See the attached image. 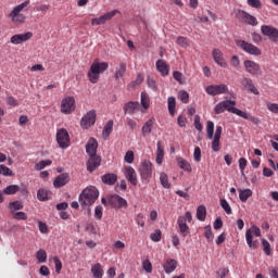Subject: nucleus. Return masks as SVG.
Listing matches in <instances>:
<instances>
[{"instance_id": "1", "label": "nucleus", "mask_w": 278, "mask_h": 278, "mask_svg": "<svg viewBox=\"0 0 278 278\" xmlns=\"http://www.w3.org/2000/svg\"><path fill=\"white\" fill-rule=\"evenodd\" d=\"M98 147L99 142H97L94 138H90L86 144V153L89 155L87 162V170L89 173H94V170L101 166V156L97 155Z\"/></svg>"}, {"instance_id": "2", "label": "nucleus", "mask_w": 278, "mask_h": 278, "mask_svg": "<svg viewBox=\"0 0 278 278\" xmlns=\"http://www.w3.org/2000/svg\"><path fill=\"white\" fill-rule=\"evenodd\" d=\"M99 199V189L94 186L87 187L79 194V203L81 207L92 205Z\"/></svg>"}, {"instance_id": "3", "label": "nucleus", "mask_w": 278, "mask_h": 278, "mask_svg": "<svg viewBox=\"0 0 278 278\" xmlns=\"http://www.w3.org/2000/svg\"><path fill=\"white\" fill-rule=\"evenodd\" d=\"M109 64L108 62H98V61H94L91 66H90V70L88 72V78H89V81L91 84H97V81H99V77L101 75V73H105V70L109 68Z\"/></svg>"}, {"instance_id": "4", "label": "nucleus", "mask_w": 278, "mask_h": 278, "mask_svg": "<svg viewBox=\"0 0 278 278\" xmlns=\"http://www.w3.org/2000/svg\"><path fill=\"white\" fill-rule=\"evenodd\" d=\"M138 173L140 175L141 182L149 184V181H151V177H153V163L149 160L142 161L138 168Z\"/></svg>"}, {"instance_id": "5", "label": "nucleus", "mask_w": 278, "mask_h": 278, "mask_svg": "<svg viewBox=\"0 0 278 278\" xmlns=\"http://www.w3.org/2000/svg\"><path fill=\"white\" fill-rule=\"evenodd\" d=\"M225 111L230 112V114L238 115L240 109L236 108V101L233 100L222 101L214 108L215 114H223Z\"/></svg>"}, {"instance_id": "6", "label": "nucleus", "mask_w": 278, "mask_h": 278, "mask_svg": "<svg viewBox=\"0 0 278 278\" xmlns=\"http://www.w3.org/2000/svg\"><path fill=\"white\" fill-rule=\"evenodd\" d=\"M187 223H192V213L186 212L185 215L179 216L177 219V225L179 227V233L182 238H186L190 235V227Z\"/></svg>"}, {"instance_id": "7", "label": "nucleus", "mask_w": 278, "mask_h": 278, "mask_svg": "<svg viewBox=\"0 0 278 278\" xmlns=\"http://www.w3.org/2000/svg\"><path fill=\"white\" fill-rule=\"evenodd\" d=\"M30 1L26 0L23 3L16 5L11 13L9 14V16L11 17L12 23H25V16L23 14H21V12H23V10H25V8H27V5H29Z\"/></svg>"}, {"instance_id": "8", "label": "nucleus", "mask_w": 278, "mask_h": 278, "mask_svg": "<svg viewBox=\"0 0 278 278\" xmlns=\"http://www.w3.org/2000/svg\"><path fill=\"white\" fill-rule=\"evenodd\" d=\"M56 142L60 149H68L71 147V136L66 128H61L56 131Z\"/></svg>"}, {"instance_id": "9", "label": "nucleus", "mask_w": 278, "mask_h": 278, "mask_svg": "<svg viewBox=\"0 0 278 278\" xmlns=\"http://www.w3.org/2000/svg\"><path fill=\"white\" fill-rule=\"evenodd\" d=\"M236 45L239 47V49H242V51L249 53L250 55H262V50H260L257 46L249 43L245 40H237Z\"/></svg>"}, {"instance_id": "10", "label": "nucleus", "mask_w": 278, "mask_h": 278, "mask_svg": "<svg viewBox=\"0 0 278 278\" xmlns=\"http://www.w3.org/2000/svg\"><path fill=\"white\" fill-rule=\"evenodd\" d=\"M253 236H255L256 238L262 237V230H260V227L252 226L250 229H248L245 231V240H247V244L250 247V249L257 248V243L253 242Z\"/></svg>"}, {"instance_id": "11", "label": "nucleus", "mask_w": 278, "mask_h": 278, "mask_svg": "<svg viewBox=\"0 0 278 278\" xmlns=\"http://www.w3.org/2000/svg\"><path fill=\"white\" fill-rule=\"evenodd\" d=\"M206 94H210V97H216L218 94H227L229 92V87L225 84L220 85H210L205 88Z\"/></svg>"}, {"instance_id": "12", "label": "nucleus", "mask_w": 278, "mask_h": 278, "mask_svg": "<svg viewBox=\"0 0 278 278\" xmlns=\"http://www.w3.org/2000/svg\"><path fill=\"white\" fill-rule=\"evenodd\" d=\"M97 123V111L91 110L87 114H85L80 121V125L83 129H88V127H92Z\"/></svg>"}, {"instance_id": "13", "label": "nucleus", "mask_w": 278, "mask_h": 278, "mask_svg": "<svg viewBox=\"0 0 278 278\" xmlns=\"http://www.w3.org/2000/svg\"><path fill=\"white\" fill-rule=\"evenodd\" d=\"M75 108V97H66L61 101L62 114H73Z\"/></svg>"}, {"instance_id": "14", "label": "nucleus", "mask_w": 278, "mask_h": 278, "mask_svg": "<svg viewBox=\"0 0 278 278\" xmlns=\"http://www.w3.org/2000/svg\"><path fill=\"white\" fill-rule=\"evenodd\" d=\"M261 31L263 34V36H267V38H269V40L271 42H278V29L273 27V26H268V25H263L261 26Z\"/></svg>"}, {"instance_id": "15", "label": "nucleus", "mask_w": 278, "mask_h": 278, "mask_svg": "<svg viewBox=\"0 0 278 278\" xmlns=\"http://www.w3.org/2000/svg\"><path fill=\"white\" fill-rule=\"evenodd\" d=\"M243 66L250 75H262V67L255 61L245 60Z\"/></svg>"}, {"instance_id": "16", "label": "nucleus", "mask_w": 278, "mask_h": 278, "mask_svg": "<svg viewBox=\"0 0 278 278\" xmlns=\"http://www.w3.org/2000/svg\"><path fill=\"white\" fill-rule=\"evenodd\" d=\"M212 56L217 66H220L222 68H227L228 64L220 49L218 48L213 49Z\"/></svg>"}, {"instance_id": "17", "label": "nucleus", "mask_w": 278, "mask_h": 278, "mask_svg": "<svg viewBox=\"0 0 278 278\" xmlns=\"http://www.w3.org/2000/svg\"><path fill=\"white\" fill-rule=\"evenodd\" d=\"M116 14H118V10L111 11L100 17H94L91 20V25H105V23L112 21Z\"/></svg>"}, {"instance_id": "18", "label": "nucleus", "mask_w": 278, "mask_h": 278, "mask_svg": "<svg viewBox=\"0 0 278 278\" xmlns=\"http://www.w3.org/2000/svg\"><path fill=\"white\" fill-rule=\"evenodd\" d=\"M124 175L127 181L131 184V186H138V174L136 173V169L131 166H125L124 167Z\"/></svg>"}, {"instance_id": "19", "label": "nucleus", "mask_w": 278, "mask_h": 278, "mask_svg": "<svg viewBox=\"0 0 278 278\" xmlns=\"http://www.w3.org/2000/svg\"><path fill=\"white\" fill-rule=\"evenodd\" d=\"M34 34L31 31L25 34H17L11 37V45H23V42H27V40H31Z\"/></svg>"}, {"instance_id": "20", "label": "nucleus", "mask_w": 278, "mask_h": 278, "mask_svg": "<svg viewBox=\"0 0 278 278\" xmlns=\"http://www.w3.org/2000/svg\"><path fill=\"white\" fill-rule=\"evenodd\" d=\"M241 86L243 90H248V92H251L252 94H260V90H257V87H255V84H253V79L249 77L242 78Z\"/></svg>"}, {"instance_id": "21", "label": "nucleus", "mask_w": 278, "mask_h": 278, "mask_svg": "<svg viewBox=\"0 0 278 278\" xmlns=\"http://www.w3.org/2000/svg\"><path fill=\"white\" fill-rule=\"evenodd\" d=\"M155 66L156 71L160 72L162 77H167V75L170 73V65L167 64L164 60H157Z\"/></svg>"}, {"instance_id": "22", "label": "nucleus", "mask_w": 278, "mask_h": 278, "mask_svg": "<svg viewBox=\"0 0 278 278\" xmlns=\"http://www.w3.org/2000/svg\"><path fill=\"white\" fill-rule=\"evenodd\" d=\"M239 17L243 23H248V25H252L255 27L257 25V17L247 13L245 11H239Z\"/></svg>"}, {"instance_id": "23", "label": "nucleus", "mask_w": 278, "mask_h": 278, "mask_svg": "<svg viewBox=\"0 0 278 278\" xmlns=\"http://www.w3.org/2000/svg\"><path fill=\"white\" fill-rule=\"evenodd\" d=\"M71 181V176L68 174L63 173L60 174L53 181L54 188H62L63 186H66Z\"/></svg>"}, {"instance_id": "24", "label": "nucleus", "mask_w": 278, "mask_h": 278, "mask_svg": "<svg viewBox=\"0 0 278 278\" xmlns=\"http://www.w3.org/2000/svg\"><path fill=\"white\" fill-rule=\"evenodd\" d=\"M154 126H155V119L153 117L148 119L143 124V126L141 128V134H142L143 138H147V136H150V134H152Z\"/></svg>"}, {"instance_id": "25", "label": "nucleus", "mask_w": 278, "mask_h": 278, "mask_svg": "<svg viewBox=\"0 0 278 278\" xmlns=\"http://www.w3.org/2000/svg\"><path fill=\"white\" fill-rule=\"evenodd\" d=\"M110 201L113 207H127V200L118 194L112 195Z\"/></svg>"}, {"instance_id": "26", "label": "nucleus", "mask_w": 278, "mask_h": 278, "mask_svg": "<svg viewBox=\"0 0 278 278\" xmlns=\"http://www.w3.org/2000/svg\"><path fill=\"white\" fill-rule=\"evenodd\" d=\"M101 181L105 186H114V184H116V181H118V176L116 174H104L101 177Z\"/></svg>"}, {"instance_id": "27", "label": "nucleus", "mask_w": 278, "mask_h": 278, "mask_svg": "<svg viewBox=\"0 0 278 278\" xmlns=\"http://www.w3.org/2000/svg\"><path fill=\"white\" fill-rule=\"evenodd\" d=\"M164 271L166 275H170V273H174V270L177 268V261L173 258H168L164 264H163Z\"/></svg>"}, {"instance_id": "28", "label": "nucleus", "mask_w": 278, "mask_h": 278, "mask_svg": "<svg viewBox=\"0 0 278 278\" xmlns=\"http://www.w3.org/2000/svg\"><path fill=\"white\" fill-rule=\"evenodd\" d=\"M140 105V102H134L129 101L124 105V112L125 114H129L130 116L134 115L136 110H138V106Z\"/></svg>"}, {"instance_id": "29", "label": "nucleus", "mask_w": 278, "mask_h": 278, "mask_svg": "<svg viewBox=\"0 0 278 278\" xmlns=\"http://www.w3.org/2000/svg\"><path fill=\"white\" fill-rule=\"evenodd\" d=\"M237 116H240L241 118H244L245 121H250L251 123H253V125L260 124V118L252 116L249 113L243 112L241 110L237 111Z\"/></svg>"}, {"instance_id": "30", "label": "nucleus", "mask_w": 278, "mask_h": 278, "mask_svg": "<svg viewBox=\"0 0 278 278\" xmlns=\"http://www.w3.org/2000/svg\"><path fill=\"white\" fill-rule=\"evenodd\" d=\"M127 72V63H119L118 67H116L114 77L115 79H121L125 76V73Z\"/></svg>"}, {"instance_id": "31", "label": "nucleus", "mask_w": 278, "mask_h": 278, "mask_svg": "<svg viewBox=\"0 0 278 278\" xmlns=\"http://www.w3.org/2000/svg\"><path fill=\"white\" fill-rule=\"evenodd\" d=\"M156 147L157 149L155 162L156 164L161 165L162 162L164 161V148L162 147V141H157Z\"/></svg>"}, {"instance_id": "32", "label": "nucleus", "mask_w": 278, "mask_h": 278, "mask_svg": "<svg viewBox=\"0 0 278 278\" xmlns=\"http://www.w3.org/2000/svg\"><path fill=\"white\" fill-rule=\"evenodd\" d=\"M177 164L179 168L186 170V173H192V165H190V162L186 161L185 159L178 157Z\"/></svg>"}, {"instance_id": "33", "label": "nucleus", "mask_w": 278, "mask_h": 278, "mask_svg": "<svg viewBox=\"0 0 278 278\" xmlns=\"http://www.w3.org/2000/svg\"><path fill=\"white\" fill-rule=\"evenodd\" d=\"M91 273L94 278H103V267L101 263H97L91 267Z\"/></svg>"}, {"instance_id": "34", "label": "nucleus", "mask_w": 278, "mask_h": 278, "mask_svg": "<svg viewBox=\"0 0 278 278\" xmlns=\"http://www.w3.org/2000/svg\"><path fill=\"white\" fill-rule=\"evenodd\" d=\"M38 201H49L51 199V192L47 189H39L37 192Z\"/></svg>"}, {"instance_id": "35", "label": "nucleus", "mask_w": 278, "mask_h": 278, "mask_svg": "<svg viewBox=\"0 0 278 278\" xmlns=\"http://www.w3.org/2000/svg\"><path fill=\"white\" fill-rule=\"evenodd\" d=\"M141 105L143 108L141 109V112L142 114H144L149 105H151V100L149 99V96L147 94V92H141Z\"/></svg>"}, {"instance_id": "36", "label": "nucleus", "mask_w": 278, "mask_h": 278, "mask_svg": "<svg viewBox=\"0 0 278 278\" xmlns=\"http://www.w3.org/2000/svg\"><path fill=\"white\" fill-rule=\"evenodd\" d=\"M207 216V208H205V205L198 206L197 210V218L198 220H205V217Z\"/></svg>"}, {"instance_id": "37", "label": "nucleus", "mask_w": 278, "mask_h": 278, "mask_svg": "<svg viewBox=\"0 0 278 278\" xmlns=\"http://www.w3.org/2000/svg\"><path fill=\"white\" fill-rule=\"evenodd\" d=\"M177 105V101L175 100V97H169L167 99V108L170 116H175V108Z\"/></svg>"}, {"instance_id": "38", "label": "nucleus", "mask_w": 278, "mask_h": 278, "mask_svg": "<svg viewBox=\"0 0 278 278\" xmlns=\"http://www.w3.org/2000/svg\"><path fill=\"white\" fill-rule=\"evenodd\" d=\"M253 195V191L251 189H244L240 191L239 199L242 201V203H247L249 201V198Z\"/></svg>"}, {"instance_id": "39", "label": "nucleus", "mask_w": 278, "mask_h": 278, "mask_svg": "<svg viewBox=\"0 0 278 278\" xmlns=\"http://www.w3.org/2000/svg\"><path fill=\"white\" fill-rule=\"evenodd\" d=\"M112 129H114V121H109L104 128H103V137L104 138H110V134H112Z\"/></svg>"}, {"instance_id": "40", "label": "nucleus", "mask_w": 278, "mask_h": 278, "mask_svg": "<svg viewBox=\"0 0 278 278\" xmlns=\"http://www.w3.org/2000/svg\"><path fill=\"white\" fill-rule=\"evenodd\" d=\"M204 237L206 238L207 242H214V232H212V226L204 227Z\"/></svg>"}, {"instance_id": "41", "label": "nucleus", "mask_w": 278, "mask_h": 278, "mask_svg": "<svg viewBox=\"0 0 278 278\" xmlns=\"http://www.w3.org/2000/svg\"><path fill=\"white\" fill-rule=\"evenodd\" d=\"M9 208L11 211V214H14V212L23 210V203H21L20 201L10 202Z\"/></svg>"}, {"instance_id": "42", "label": "nucleus", "mask_w": 278, "mask_h": 278, "mask_svg": "<svg viewBox=\"0 0 278 278\" xmlns=\"http://www.w3.org/2000/svg\"><path fill=\"white\" fill-rule=\"evenodd\" d=\"M18 190H21V188L18 187V185H10L8 186L4 190L3 193L4 194H16L18 192Z\"/></svg>"}, {"instance_id": "43", "label": "nucleus", "mask_w": 278, "mask_h": 278, "mask_svg": "<svg viewBox=\"0 0 278 278\" xmlns=\"http://www.w3.org/2000/svg\"><path fill=\"white\" fill-rule=\"evenodd\" d=\"M206 135L208 140H212V138H214V122L208 121L206 123Z\"/></svg>"}, {"instance_id": "44", "label": "nucleus", "mask_w": 278, "mask_h": 278, "mask_svg": "<svg viewBox=\"0 0 278 278\" xmlns=\"http://www.w3.org/2000/svg\"><path fill=\"white\" fill-rule=\"evenodd\" d=\"M36 257L39 264H45V262H47V251L40 249L39 251H37Z\"/></svg>"}, {"instance_id": "45", "label": "nucleus", "mask_w": 278, "mask_h": 278, "mask_svg": "<svg viewBox=\"0 0 278 278\" xmlns=\"http://www.w3.org/2000/svg\"><path fill=\"white\" fill-rule=\"evenodd\" d=\"M160 182L161 186H163V188H170V182H168V175H166V173H161L160 175Z\"/></svg>"}, {"instance_id": "46", "label": "nucleus", "mask_w": 278, "mask_h": 278, "mask_svg": "<svg viewBox=\"0 0 278 278\" xmlns=\"http://www.w3.org/2000/svg\"><path fill=\"white\" fill-rule=\"evenodd\" d=\"M52 164H53V161L51 160L40 161L35 165V169L42 170L46 166H51Z\"/></svg>"}, {"instance_id": "47", "label": "nucleus", "mask_w": 278, "mask_h": 278, "mask_svg": "<svg viewBox=\"0 0 278 278\" xmlns=\"http://www.w3.org/2000/svg\"><path fill=\"white\" fill-rule=\"evenodd\" d=\"M176 43L179 45V47H182V49H188L190 47V42L188 41V38L179 36L176 40Z\"/></svg>"}, {"instance_id": "48", "label": "nucleus", "mask_w": 278, "mask_h": 278, "mask_svg": "<svg viewBox=\"0 0 278 278\" xmlns=\"http://www.w3.org/2000/svg\"><path fill=\"white\" fill-rule=\"evenodd\" d=\"M0 175H4V177H13L14 172L5 165H0Z\"/></svg>"}, {"instance_id": "49", "label": "nucleus", "mask_w": 278, "mask_h": 278, "mask_svg": "<svg viewBox=\"0 0 278 278\" xmlns=\"http://www.w3.org/2000/svg\"><path fill=\"white\" fill-rule=\"evenodd\" d=\"M150 240H152V242H160V240H162V230L160 229L154 230L150 235Z\"/></svg>"}, {"instance_id": "50", "label": "nucleus", "mask_w": 278, "mask_h": 278, "mask_svg": "<svg viewBox=\"0 0 278 278\" xmlns=\"http://www.w3.org/2000/svg\"><path fill=\"white\" fill-rule=\"evenodd\" d=\"M178 99L181 101V103H188L190 101V94L187 91H179Z\"/></svg>"}, {"instance_id": "51", "label": "nucleus", "mask_w": 278, "mask_h": 278, "mask_svg": "<svg viewBox=\"0 0 278 278\" xmlns=\"http://www.w3.org/2000/svg\"><path fill=\"white\" fill-rule=\"evenodd\" d=\"M5 102L11 108H18V100L12 96L7 97Z\"/></svg>"}, {"instance_id": "52", "label": "nucleus", "mask_w": 278, "mask_h": 278, "mask_svg": "<svg viewBox=\"0 0 278 278\" xmlns=\"http://www.w3.org/2000/svg\"><path fill=\"white\" fill-rule=\"evenodd\" d=\"M142 81H144V77H142L141 74H138L136 80L131 81L128 85V88H136V86H140Z\"/></svg>"}, {"instance_id": "53", "label": "nucleus", "mask_w": 278, "mask_h": 278, "mask_svg": "<svg viewBox=\"0 0 278 278\" xmlns=\"http://www.w3.org/2000/svg\"><path fill=\"white\" fill-rule=\"evenodd\" d=\"M147 85L153 92H157V83H155V79L151 78L150 76L147 78Z\"/></svg>"}, {"instance_id": "54", "label": "nucleus", "mask_w": 278, "mask_h": 278, "mask_svg": "<svg viewBox=\"0 0 278 278\" xmlns=\"http://www.w3.org/2000/svg\"><path fill=\"white\" fill-rule=\"evenodd\" d=\"M94 218H97V220H101L103 218V206L101 205L96 206Z\"/></svg>"}, {"instance_id": "55", "label": "nucleus", "mask_w": 278, "mask_h": 278, "mask_svg": "<svg viewBox=\"0 0 278 278\" xmlns=\"http://www.w3.org/2000/svg\"><path fill=\"white\" fill-rule=\"evenodd\" d=\"M54 266H55V273L60 275L62 273V261L58 256L53 257Z\"/></svg>"}, {"instance_id": "56", "label": "nucleus", "mask_w": 278, "mask_h": 278, "mask_svg": "<svg viewBox=\"0 0 278 278\" xmlns=\"http://www.w3.org/2000/svg\"><path fill=\"white\" fill-rule=\"evenodd\" d=\"M220 205L223 207V210L226 212V214H231V206L229 205V202H227V200L222 199L220 200Z\"/></svg>"}, {"instance_id": "57", "label": "nucleus", "mask_w": 278, "mask_h": 278, "mask_svg": "<svg viewBox=\"0 0 278 278\" xmlns=\"http://www.w3.org/2000/svg\"><path fill=\"white\" fill-rule=\"evenodd\" d=\"M173 77L176 81H178V84H184L185 81L184 74L181 72L175 71L173 73Z\"/></svg>"}, {"instance_id": "58", "label": "nucleus", "mask_w": 278, "mask_h": 278, "mask_svg": "<svg viewBox=\"0 0 278 278\" xmlns=\"http://www.w3.org/2000/svg\"><path fill=\"white\" fill-rule=\"evenodd\" d=\"M230 64H231V66H233V68H240V56L232 55L230 59Z\"/></svg>"}, {"instance_id": "59", "label": "nucleus", "mask_w": 278, "mask_h": 278, "mask_svg": "<svg viewBox=\"0 0 278 278\" xmlns=\"http://www.w3.org/2000/svg\"><path fill=\"white\" fill-rule=\"evenodd\" d=\"M142 268H143V270H146V273H152L153 265L151 264V261H149V260L143 261Z\"/></svg>"}, {"instance_id": "60", "label": "nucleus", "mask_w": 278, "mask_h": 278, "mask_svg": "<svg viewBox=\"0 0 278 278\" xmlns=\"http://www.w3.org/2000/svg\"><path fill=\"white\" fill-rule=\"evenodd\" d=\"M124 161L127 162V164H134V151H127L124 156Z\"/></svg>"}, {"instance_id": "61", "label": "nucleus", "mask_w": 278, "mask_h": 278, "mask_svg": "<svg viewBox=\"0 0 278 278\" xmlns=\"http://www.w3.org/2000/svg\"><path fill=\"white\" fill-rule=\"evenodd\" d=\"M15 220H27V214L25 212H16L13 214Z\"/></svg>"}, {"instance_id": "62", "label": "nucleus", "mask_w": 278, "mask_h": 278, "mask_svg": "<svg viewBox=\"0 0 278 278\" xmlns=\"http://www.w3.org/2000/svg\"><path fill=\"white\" fill-rule=\"evenodd\" d=\"M263 250L266 255H270V243L266 239H262Z\"/></svg>"}, {"instance_id": "63", "label": "nucleus", "mask_w": 278, "mask_h": 278, "mask_svg": "<svg viewBox=\"0 0 278 278\" xmlns=\"http://www.w3.org/2000/svg\"><path fill=\"white\" fill-rule=\"evenodd\" d=\"M267 110H269V112H273V114H278V104L267 102Z\"/></svg>"}, {"instance_id": "64", "label": "nucleus", "mask_w": 278, "mask_h": 278, "mask_svg": "<svg viewBox=\"0 0 278 278\" xmlns=\"http://www.w3.org/2000/svg\"><path fill=\"white\" fill-rule=\"evenodd\" d=\"M194 162H201V148L197 147L193 152Z\"/></svg>"}]
</instances>
